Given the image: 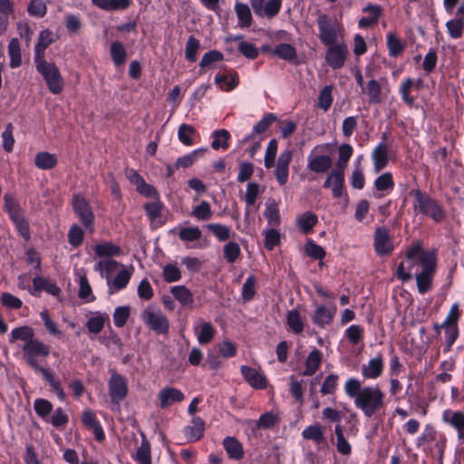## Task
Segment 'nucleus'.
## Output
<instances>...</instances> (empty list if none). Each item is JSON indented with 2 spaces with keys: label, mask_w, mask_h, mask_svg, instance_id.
Segmentation results:
<instances>
[{
  "label": "nucleus",
  "mask_w": 464,
  "mask_h": 464,
  "mask_svg": "<svg viewBox=\"0 0 464 464\" xmlns=\"http://www.w3.org/2000/svg\"><path fill=\"white\" fill-rule=\"evenodd\" d=\"M406 259L400 263L396 276L402 282L416 276L418 291L426 293L431 284L436 268V255L433 251L424 250L420 242L413 243L405 252Z\"/></svg>",
  "instance_id": "nucleus-1"
},
{
  "label": "nucleus",
  "mask_w": 464,
  "mask_h": 464,
  "mask_svg": "<svg viewBox=\"0 0 464 464\" xmlns=\"http://www.w3.org/2000/svg\"><path fill=\"white\" fill-rule=\"evenodd\" d=\"M344 392L353 400L356 408L371 418L385 410L386 394L378 385L362 386L356 378H349L344 383Z\"/></svg>",
  "instance_id": "nucleus-2"
},
{
  "label": "nucleus",
  "mask_w": 464,
  "mask_h": 464,
  "mask_svg": "<svg viewBox=\"0 0 464 464\" xmlns=\"http://www.w3.org/2000/svg\"><path fill=\"white\" fill-rule=\"evenodd\" d=\"M126 178L135 186L140 194L155 199L145 205V210L151 221L157 220L160 217L162 204L157 199L158 194L155 188L146 183L144 179L134 169H127Z\"/></svg>",
  "instance_id": "nucleus-3"
},
{
  "label": "nucleus",
  "mask_w": 464,
  "mask_h": 464,
  "mask_svg": "<svg viewBox=\"0 0 464 464\" xmlns=\"http://www.w3.org/2000/svg\"><path fill=\"white\" fill-rule=\"evenodd\" d=\"M34 62L37 72L44 78L48 90L53 94L61 93L64 88V82L56 64L45 59L34 60Z\"/></svg>",
  "instance_id": "nucleus-4"
},
{
  "label": "nucleus",
  "mask_w": 464,
  "mask_h": 464,
  "mask_svg": "<svg viewBox=\"0 0 464 464\" xmlns=\"http://www.w3.org/2000/svg\"><path fill=\"white\" fill-rule=\"evenodd\" d=\"M411 195L414 197L413 209L416 215L423 214L431 218L436 222H440L444 218V211L438 201L423 194L419 189L411 190Z\"/></svg>",
  "instance_id": "nucleus-5"
},
{
  "label": "nucleus",
  "mask_w": 464,
  "mask_h": 464,
  "mask_svg": "<svg viewBox=\"0 0 464 464\" xmlns=\"http://www.w3.org/2000/svg\"><path fill=\"white\" fill-rule=\"evenodd\" d=\"M318 37L325 46L343 43V28L341 24L332 23L325 14L317 19Z\"/></svg>",
  "instance_id": "nucleus-6"
},
{
  "label": "nucleus",
  "mask_w": 464,
  "mask_h": 464,
  "mask_svg": "<svg viewBox=\"0 0 464 464\" xmlns=\"http://www.w3.org/2000/svg\"><path fill=\"white\" fill-rule=\"evenodd\" d=\"M140 318L150 330L157 334H164L169 331V324L167 316L155 306L146 307L142 311Z\"/></svg>",
  "instance_id": "nucleus-7"
},
{
  "label": "nucleus",
  "mask_w": 464,
  "mask_h": 464,
  "mask_svg": "<svg viewBox=\"0 0 464 464\" xmlns=\"http://www.w3.org/2000/svg\"><path fill=\"white\" fill-rule=\"evenodd\" d=\"M72 206L82 226L90 232H92L95 217L90 202L84 197L75 195L72 198Z\"/></svg>",
  "instance_id": "nucleus-8"
},
{
  "label": "nucleus",
  "mask_w": 464,
  "mask_h": 464,
  "mask_svg": "<svg viewBox=\"0 0 464 464\" xmlns=\"http://www.w3.org/2000/svg\"><path fill=\"white\" fill-rule=\"evenodd\" d=\"M22 350L25 355L27 364L34 370L41 367L37 357H47L50 353V346L36 338L24 343Z\"/></svg>",
  "instance_id": "nucleus-9"
},
{
  "label": "nucleus",
  "mask_w": 464,
  "mask_h": 464,
  "mask_svg": "<svg viewBox=\"0 0 464 464\" xmlns=\"http://www.w3.org/2000/svg\"><path fill=\"white\" fill-rule=\"evenodd\" d=\"M109 394L114 404H119L128 394L127 379L113 372L108 382Z\"/></svg>",
  "instance_id": "nucleus-10"
},
{
  "label": "nucleus",
  "mask_w": 464,
  "mask_h": 464,
  "mask_svg": "<svg viewBox=\"0 0 464 464\" xmlns=\"http://www.w3.org/2000/svg\"><path fill=\"white\" fill-rule=\"evenodd\" d=\"M327 47L324 57L327 64L333 69L342 68L344 65L348 55V47L346 44L343 42L329 45Z\"/></svg>",
  "instance_id": "nucleus-11"
},
{
  "label": "nucleus",
  "mask_w": 464,
  "mask_h": 464,
  "mask_svg": "<svg viewBox=\"0 0 464 464\" xmlns=\"http://www.w3.org/2000/svg\"><path fill=\"white\" fill-rule=\"evenodd\" d=\"M251 5L258 16L273 18L280 11L282 0H251Z\"/></svg>",
  "instance_id": "nucleus-12"
},
{
  "label": "nucleus",
  "mask_w": 464,
  "mask_h": 464,
  "mask_svg": "<svg viewBox=\"0 0 464 464\" xmlns=\"http://www.w3.org/2000/svg\"><path fill=\"white\" fill-rule=\"evenodd\" d=\"M337 308L334 304H315V309L311 316L314 325L325 328L330 325L336 314Z\"/></svg>",
  "instance_id": "nucleus-13"
},
{
  "label": "nucleus",
  "mask_w": 464,
  "mask_h": 464,
  "mask_svg": "<svg viewBox=\"0 0 464 464\" xmlns=\"http://www.w3.org/2000/svg\"><path fill=\"white\" fill-rule=\"evenodd\" d=\"M374 249L378 256H387L392 253L393 244L390 233L385 227H377L375 229Z\"/></svg>",
  "instance_id": "nucleus-14"
},
{
  "label": "nucleus",
  "mask_w": 464,
  "mask_h": 464,
  "mask_svg": "<svg viewBox=\"0 0 464 464\" xmlns=\"http://www.w3.org/2000/svg\"><path fill=\"white\" fill-rule=\"evenodd\" d=\"M383 368V358L379 353L361 366V373L366 380H375L382 374Z\"/></svg>",
  "instance_id": "nucleus-15"
},
{
  "label": "nucleus",
  "mask_w": 464,
  "mask_h": 464,
  "mask_svg": "<svg viewBox=\"0 0 464 464\" xmlns=\"http://www.w3.org/2000/svg\"><path fill=\"white\" fill-rule=\"evenodd\" d=\"M292 160V152L290 150L283 151L277 160L276 166V178L280 185H285L288 180L289 165Z\"/></svg>",
  "instance_id": "nucleus-16"
},
{
  "label": "nucleus",
  "mask_w": 464,
  "mask_h": 464,
  "mask_svg": "<svg viewBox=\"0 0 464 464\" xmlns=\"http://www.w3.org/2000/svg\"><path fill=\"white\" fill-rule=\"evenodd\" d=\"M56 40L55 34L49 29L39 33L37 43L34 46V60L44 59L45 50Z\"/></svg>",
  "instance_id": "nucleus-17"
},
{
  "label": "nucleus",
  "mask_w": 464,
  "mask_h": 464,
  "mask_svg": "<svg viewBox=\"0 0 464 464\" xmlns=\"http://www.w3.org/2000/svg\"><path fill=\"white\" fill-rule=\"evenodd\" d=\"M159 401L161 408L169 407L175 402H180L184 400L183 392L174 387H164L159 392Z\"/></svg>",
  "instance_id": "nucleus-18"
},
{
  "label": "nucleus",
  "mask_w": 464,
  "mask_h": 464,
  "mask_svg": "<svg viewBox=\"0 0 464 464\" xmlns=\"http://www.w3.org/2000/svg\"><path fill=\"white\" fill-rule=\"evenodd\" d=\"M133 273V267L122 268L111 280L108 278L107 284L111 294H114L127 286Z\"/></svg>",
  "instance_id": "nucleus-19"
},
{
  "label": "nucleus",
  "mask_w": 464,
  "mask_h": 464,
  "mask_svg": "<svg viewBox=\"0 0 464 464\" xmlns=\"http://www.w3.org/2000/svg\"><path fill=\"white\" fill-rule=\"evenodd\" d=\"M194 333L199 344H208L213 340L216 329L210 323L198 321L194 324Z\"/></svg>",
  "instance_id": "nucleus-20"
},
{
  "label": "nucleus",
  "mask_w": 464,
  "mask_h": 464,
  "mask_svg": "<svg viewBox=\"0 0 464 464\" xmlns=\"http://www.w3.org/2000/svg\"><path fill=\"white\" fill-rule=\"evenodd\" d=\"M241 373L244 379L255 389H265L266 387V379L257 370L249 366H242Z\"/></svg>",
  "instance_id": "nucleus-21"
},
{
  "label": "nucleus",
  "mask_w": 464,
  "mask_h": 464,
  "mask_svg": "<svg viewBox=\"0 0 464 464\" xmlns=\"http://www.w3.org/2000/svg\"><path fill=\"white\" fill-rule=\"evenodd\" d=\"M302 437L304 440H312L316 445L320 446L321 444L325 443L326 440L325 429L319 422H315L307 426L302 431Z\"/></svg>",
  "instance_id": "nucleus-22"
},
{
  "label": "nucleus",
  "mask_w": 464,
  "mask_h": 464,
  "mask_svg": "<svg viewBox=\"0 0 464 464\" xmlns=\"http://www.w3.org/2000/svg\"><path fill=\"white\" fill-rule=\"evenodd\" d=\"M14 17V4L12 0H0V34H3Z\"/></svg>",
  "instance_id": "nucleus-23"
},
{
  "label": "nucleus",
  "mask_w": 464,
  "mask_h": 464,
  "mask_svg": "<svg viewBox=\"0 0 464 464\" xmlns=\"http://www.w3.org/2000/svg\"><path fill=\"white\" fill-rule=\"evenodd\" d=\"M33 285L34 289L30 290V293L33 295H35L36 292L41 290H44L46 293L53 296H59L61 294V288L55 283H53L42 276H35L33 279Z\"/></svg>",
  "instance_id": "nucleus-24"
},
{
  "label": "nucleus",
  "mask_w": 464,
  "mask_h": 464,
  "mask_svg": "<svg viewBox=\"0 0 464 464\" xmlns=\"http://www.w3.org/2000/svg\"><path fill=\"white\" fill-rule=\"evenodd\" d=\"M205 422L199 417H193L189 425L184 428V434L189 441L200 440L204 434Z\"/></svg>",
  "instance_id": "nucleus-25"
},
{
  "label": "nucleus",
  "mask_w": 464,
  "mask_h": 464,
  "mask_svg": "<svg viewBox=\"0 0 464 464\" xmlns=\"http://www.w3.org/2000/svg\"><path fill=\"white\" fill-rule=\"evenodd\" d=\"M215 83L223 92H230L238 85V74L236 72L218 73L215 76Z\"/></svg>",
  "instance_id": "nucleus-26"
},
{
  "label": "nucleus",
  "mask_w": 464,
  "mask_h": 464,
  "mask_svg": "<svg viewBox=\"0 0 464 464\" xmlns=\"http://www.w3.org/2000/svg\"><path fill=\"white\" fill-rule=\"evenodd\" d=\"M263 50L288 62H293L296 59V51L295 47L289 44H280L274 48L264 47Z\"/></svg>",
  "instance_id": "nucleus-27"
},
{
  "label": "nucleus",
  "mask_w": 464,
  "mask_h": 464,
  "mask_svg": "<svg viewBox=\"0 0 464 464\" xmlns=\"http://www.w3.org/2000/svg\"><path fill=\"white\" fill-rule=\"evenodd\" d=\"M276 120L277 117L275 114H266L256 124L254 125L252 131L246 136H250L251 138H260V140H264V134Z\"/></svg>",
  "instance_id": "nucleus-28"
},
{
  "label": "nucleus",
  "mask_w": 464,
  "mask_h": 464,
  "mask_svg": "<svg viewBox=\"0 0 464 464\" xmlns=\"http://www.w3.org/2000/svg\"><path fill=\"white\" fill-rule=\"evenodd\" d=\"M362 12L367 15L362 17L358 24L361 28H367L378 22L382 9L378 5H368L362 9Z\"/></svg>",
  "instance_id": "nucleus-29"
},
{
  "label": "nucleus",
  "mask_w": 464,
  "mask_h": 464,
  "mask_svg": "<svg viewBox=\"0 0 464 464\" xmlns=\"http://www.w3.org/2000/svg\"><path fill=\"white\" fill-rule=\"evenodd\" d=\"M307 160V168L316 173L327 171L332 165L331 158L326 155L309 156Z\"/></svg>",
  "instance_id": "nucleus-30"
},
{
  "label": "nucleus",
  "mask_w": 464,
  "mask_h": 464,
  "mask_svg": "<svg viewBox=\"0 0 464 464\" xmlns=\"http://www.w3.org/2000/svg\"><path fill=\"white\" fill-rule=\"evenodd\" d=\"M58 162L57 156L47 151L38 152L34 157V165L43 170L53 169Z\"/></svg>",
  "instance_id": "nucleus-31"
},
{
  "label": "nucleus",
  "mask_w": 464,
  "mask_h": 464,
  "mask_svg": "<svg viewBox=\"0 0 464 464\" xmlns=\"http://www.w3.org/2000/svg\"><path fill=\"white\" fill-rule=\"evenodd\" d=\"M109 320V315L105 313L93 312L92 313L86 326L90 333L99 334L104 327L105 323Z\"/></svg>",
  "instance_id": "nucleus-32"
},
{
  "label": "nucleus",
  "mask_w": 464,
  "mask_h": 464,
  "mask_svg": "<svg viewBox=\"0 0 464 464\" xmlns=\"http://www.w3.org/2000/svg\"><path fill=\"white\" fill-rule=\"evenodd\" d=\"M317 222V216L310 211H306L296 218V225L299 230L304 234L310 233Z\"/></svg>",
  "instance_id": "nucleus-33"
},
{
  "label": "nucleus",
  "mask_w": 464,
  "mask_h": 464,
  "mask_svg": "<svg viewBox=\"0 0 464 464\" xmlns=\"http://www.w3.org/2000/svg\"><path fill=\"white\" fill-rule=\"evenodd\" d=\"M442 420L455 430L464 429V412L462 411L445 410L442 412Z\"/></svg>",
  "instance_id": "nucleus-34"
},
{
  "label": "nucleus",
  "mask_w": 464,
  "mask_h": 464,
  "mask_svg": "<svg viewBox=\"0 0 464 464\" xmlns=\"http://www.w3.org/2000/svg\"><path fill=\"white\" fill-rule=\"evenodd\" d=\"M4 199L5 209L7 211L9 218L13 222L24 217L23 209L20 208L19 204L12 194H5Z\"/></svg>",
  "instance_id": "nucleus-35"
},
{
  "label": "nucleus",
  "mask_w": 464,
  "mask_h": 464,
  "mask_svg": "<svg viewBox=\"0 0 464 464\" xmlns=\"http://www.w3.org/2000/svg\"><path fill=\"white\" fill-rule=\"evenodd\" d=\"M286 324L288 328L295 334H298L304 331V323L298 310L292 309L287 312Z\"/></svg>",
  "instance_id": "nucleus-36"
},
{
  "label": "nucleus",
  "mask_w": 464,
  "mask_h": 464,
  "mask_svg": "<svg viewBox=\"0 0 464 464\" xmlns=\"http://www.w3.org/2000/svg\"><path fill=\"white\" fill-rule=\"evenodd\" d=\"M79 291L78 297L85 303L93 302L96 298L92 293V287L84 274H78Z\"/></svg>",
  "instance_id": "nucleus-37"
},
{
  "label": "nucleus",
  "mask_w": 464,
  "mask_h": 464,
  "mask_svg": "<svg viewBox=\"0 0 464 464\" xmlns=\"http://www.w3.org/2000/svg\"><path fill=\"white\" fill-rule=\"evenodd\" d=\"M321 362L322 353L317 349L311 351L305 360V369L303 372V375L310 376L315 373L321 364Z\"/></svg>",
  "instance_id": "nucleus-38"
},
{
  "label": "nucleus",
  "mask_w": 464,
  "mask_h": 464,
  "mask_svg": "<svg viewBox=\"0 0 464 464\" xmlns=\"http://www.w3.org/2000/svg\"><path fill=\"white\" fill-rule=\"evenodd\" d=\"M207 151L206 148H199L192 150L191 152L179 157L175 163L176 169L188 168L193 165L199 157L203 156Z\"/></svg>",
  "instance_id": "nucleus-39"
},
{
  "label": "nucleus",
  "mask_w": 464,
  "mask_h": 464,
  "mask_svg": "<svg viewBox=\"0 0 464 464\" xmlns=\"http://www.w3.org/2000/svg\"><path fill=\"white\" fill-rule=\"evenodd\" d=\"M445 26L451 39H460L464 33V17L452 18L446 23Z\"/></svg>",
  "instance_id": "nucleus-40"
},
{
  "label": "nucleus",
  "mask_w": 464,
  "mask_h": 464,
  "mask_svg": "<svg viewBox=\"0 0 464 464\" xmlns=\"http://www.w3.org/2000/svg\"><path fill=\"white\" fill-rule=\"evenodd\" d=\"M34 339V331L32 327L24 325L20 327H16L12 330L10 334L9 342L14 343L17 340L23 341L25 343L30 342Z\"/></svg>",
  "instance_id": "nucleus-41"
},
{
  "label": "nucleus",
  "mask_w": 464,
  "mask_h": 464,
  "mask_svg": "<svg viewBox=\"0 0 464 464\" xmlns=\"http://www.w3.org/2000/svg\"><path fill=\"white\" fill-rule=\"evenodd\" d=\"M372 160L376 172L381 171L388 162L387 147L385 144H379L372 151Z\"/></svg>",
  "instance_id": "nucleus-42"
},
{
  "label": "nucleus",
  "mask_w": 464,
  "mask_h": 464,
  "mask_svg": "<svg viewBox=\"0 0 464 464\" xmlns=\"http://www.w3.org/2000/svg\"><path fill=\"white\" fill-rule=\"evenodd\" d=\"M235 11L238 18V25L242 28L250 26L252 14L249 6L246 4L237 2Z\"/></svg>",
  "instance_id": "nucleus-43"
},
{
  "label": "nucleus",
  "mask_w": 464,
  "mask_h": 464,
  "mask_svg": "<svg viewBox=\"0 0 464 464\" xmlns=\"http://www.w3.org/2000/svg\"><path fill=\"white\" fill-rule=\"evenodd\" d=\"M196 129L187 123H182L178 129V139L185 146H192L195 143L194 136L196 135Z\"/></svg>",
  "instance_id": "nucleus-44"
},
{
  "label": "nucleus",
  "mask_w": 464,
  "mask_h": 464,
  "mask_svg": "<svg viewBox=\"0 0 464 464\" xmlns=\"http://www.w3.org/2000/svg\"><path fill=\"white\" fill-rule=\"evenodd\" d=\"M224 448L230 459H239L243 457V448L241 443L232 437H227L224 440Z\"/></svg>",
  "instance_id": "nucleus-45"
},
{
  "label": "nucleus",
  "mask_w": 464,
  "mask_h": 464,
  "mask_svg": "<svg viewBox=\"0 0 464 464\" xmlns=\"http://www.w3.org/2000/svg\"><path fill=\"white\" fill-rule=\"evenodd\" d=\"M96 256L103 258H110L120 254V247L111 242H103L93 246Z\"/></svg>",
  "instance_id": "nucleus-46"
},
{
  "label": "nucleus",
  "mask_w": 464,
  "mask_h": 464,
  "mask_svg": "<svg viewBox=\"0 0 464 464\" xmlns=\"http://www.w3.org/2000/svg\"><path fill=\"white\" fill-rule=\"evenodd\" d=\"M10 67L17 68L22 64L21 47L17 38H13L8 44Z\"/></svg>",
  "instance_id": "nucleus-47"
},
{
  "label": "nucleus",
  "mask_w": 464,
  "mask_h": 464,
  "mask_svg": "<svg viewBox=\"0 0 464 464\" xmlns=\"http://www.w3.org/2000/svg\"><path fill=\"white\" fill-rule=\"evenodd\" d=\"M191 215L198 221H207L211 219L213 211L210 204L203 200L198 205L193 207Z\"/></svg>",
  "instance_id": "nucleus-48"
},
{
  "label": "nucleus",
  "mask_w": 464,
  "mask_h": 464,
  "mask_svg": "<svg viewBox=\"0 0 464 464\" xmlns=\"http://www.w3.org/2000/svg\"><path fill=\"white\" fill-rule=\"evenodd\" d=\"M260 193V186L256 182H249L247 184L244 196V199L246 204V216L248 215L250 208L255 205Z\"/></svg>",
  "instance_id": "nucleus-49"
},
{
  "label": "nucleus",
  "mask_w": 464,
  "mask_h": 464,
  "mask_svg": "<svg viewBox=\"0 0 464 464\" xmlns=\"http://www.w3.org/2000/svg\"><path fill=\"white\" fill-rule=\"evenodd\" d=\"M119 266L120 264L117 261L111 258H104L94 265V270L101 273L102 276L105 275L108 279L110 275L116 271Z\"/></svg>",
  "instance_id": "nucleus-50"
},
{
  "label": "nucleus",
  "mask_w": 464,
  "mask_h": 464,
  "mask_svg": "<svg viewBox=\"0 0 464 464\" xmlns=\"http://www.w3.org/2000/svg\"><path fill=\"white\" fill-rule=\"evenodd\" d=\"M333 102V86L326 85L319 92L317 106L325 112L331 108Z\"/></svg>",
  "instance_id": "nucleus-51"
},
{
  "label": "nucleus",
  "mask_w": 464,
  "mask_h": 464,
  "mask_svg": "<svg viewBox=\"0 0 464 464\" xmlns=\"http://www.w3.org/2000/svg\"><path fill=\"white\" fill-rule=\"evenodd\" d=\"M172 295L182 305H189L193 303V296L191 292L184 285L173 286L170 290Z\"/></svg>",
  "instance_id": "nucleus-52"
},
{
  "label": "nucleus",
  "mask_w": 464,
  "mask_h": 464,
  "mask_svg": "<svg viewBox=\"0 0 464 464\" xmlns=\"http://www.w3.org/2000/svg\"><path fill=\"white\" fill-rule=\"evenodd\" d=\"M353 147L350 144H342L338 149V160L336 162V169L335 170H342L343 172V169L347 166V163L350 160V158L353 155Z\"/></svg>",
  "instance_id": "nucleus-53"
},
{
  "label": "nucleus",
  "mask_w": 464,
  "mask_h": 464,
  "mask_svg": "<svg viewBox=\"0 0 464 464\" xmlns=\"http://www.w3.org/2000/svg\"><path fill=\"white\" fill-rule=\"evenodd\" d=\"M110 53L111 59L116 66H120L125 63L127 53L126 49L121 43L113 42L111 44Z\"/></svg>",
  "instance_id": "nucleus-54"
},
{
  "label": "nucleus",
  "mask_w": 464,
  "mask_h": 464,
  "mask_svg": "<svg viewBox=\"0 0 464 464\" xmlns=\"http://www.w3.org/2000/svg\"><path fill=\"white\" fill-rule=\"evenodd\" d=\"M214 140L211 143V147L214 150H219L222 148L223 150H227L229 147L228 140L230 139V134L227 130H218L213 132Z\"/></svg>",
  "instance_id": "nucleus-55"
},
{
  "label": "nucleus",
  "mask_w": 464,
  "mask_h": 464,
  "mask_svg": "<svg viewBox=\"0 0 464 464\" xmlns=\"http://www.w3.org/2000/svg\"><path fill=\"white\" fill-rule=\"evenodd\" d=\"M334 433L336 436V448L339 453L343 455H349L351 453V445L346 440L343 435V428L340 424H337L334 428Z\"/></svg>",
  "instance_id": "nucleus-56"
},
{
  "label": "nucleus",
  "mask_w": 464,
  "mask_h": 464,
  "mask_svg": "<svg viewBox=\"0 0 464 464\" xmlns=\"http://www.w3.org/2000/svg\"><path fill=\"white\" fill-rule=\"evenodd\" d=\"M162 276L168 283L177 282L181 278V270L177 264H167L162 266Z\"/></svg>",
  "instance_id": "nucleus-57"
},
{
  "label": "nucleus",
  "mask_w": 464,
  "mask_h": 464,
  "mask_svg": "<svg viewBox=\"0 0 464 464\" xmlns=\"http://www.w3.org/2000/svg\"><path fill=\"white\" fill-rule=\"evenodd\" d=\"M264 216L270 226L275 227L280 224L279 209L275 202H267L266 204Z\"/></svg>",
  "instance_id": "nucleus-58"
},
{
  "label": "nucleus",
  "mask_w": 464,
  "mask_h": 464,
  "mask_svg": "<svg viewBox=\"0 0 464 464\" xmlns=\"http://www.w3.org/2000/svg\"><path fill=\"white\" fill-rule=\"evenodd\" d=\"M412 90H414V86L412 85V78L405 79L401 82L399 89L402 101L410 106H412L415 102V99L411 95V92Z\"/></svg>",
  "instance_id": "nucleus-59"
},
{
  "label": "nucleus",
  "mask_w": 464,
  "mask_h": 464,
  "mask_svg": "<svg viewBox=\"0 0 464 464\" xmlns=\"http://www.w3.org/2000/svg\"><path fill=\"white\" fill-rule=\"evenodd\" d=\"M344 336L350 343L355 345L363 338V328L359 324H352L345 330Z\"/></svg>",
  "instance_id": "nucleus-60"
},
{
  "label": "nucleus",
  "mask_w": 464,
  "mask_h": 464,
  "mask_svg": "<svg viewBox=\"0 0 464 464\" xmlns=\"http://www.w3.org/2000/svg\"><path fill=\"white\" fill-rule=\"evenodd\" d=\"M206 227L213 233L219 241H226L230 237V228L219 223L208 224Z\"/></svg>",
  "instance_id": "nucleus-61"
},
{
  "label": "nucleus",
  "mask_w": 464,
  "mask_h": 464,
  "mask_svg": "<svg viewBox=\"0 0 464 464\" xmlns=\"http://www.w3.org/2000/svg\"><path fill=\"white\" fill-rule=\"evenodd\" d=\"M202 236L201 230L198 227H180L179 237L182 241L191 242L199 239Z\"/></svg>",
  "instance_id": "nucleus-62"
},
{
  "label": "nucleus",
  "mask_w": 464,
  "mask_h": 464,
  "mask_svg": "<svg viewBox=\"0 0 464 464\" xmlns=\"http://www.w3.org/2000/svg\"><path fill=\"white\" fill-rule=\"evenodd\" d=\"M136 460L140 464H150V445L146 439H143L136 452Z\"/></svg>",
  "instance_id": "nucleus-63"
},
{
  "label": "nucleus",
  "mask_w": 464,
  "mask_h": 464,
  "mask_svg": "<svg viewBox=\"0 0 464 464\" xmlns=\"http://www.w3.org/2000/svg\"><path fill=\"white\" fill-rule=\"evenodd\" d=\"M27 12L31 16L44 17L47 12V7L43 0H31L28 6Z\"/></svg>",
  "instance_id": "nucleus-64"
}]
</instances>
